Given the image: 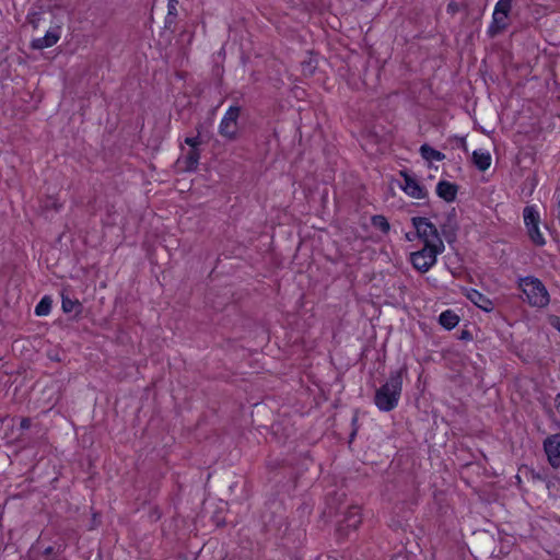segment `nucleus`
Segmentation results:
<instances>
[{
  "label": "nucleus",
  "mask_w": 560,
  "mask_h": 560,
  "mask_svg": "<svg viewBox=\"0 0 560 560\" xmlns=\"http://www.w3.org/2000/svg\"><path fill=\"white\" fill-rule=\"evenodd\" d=\"M509 26V14H497V13H493L492 14V22L491 24L489 25V28H488V35L489 37L493 38L495 37L497 35L503 33Z\"/></svg>",
  "instance_id": "f8f14e48"
},
{
  "label": "nucleus",
  "mask_w": 560,
  "mask_h": 560,
  "mask_svg": "<svg viewBox=\"0 0 560 560\" xmlns=\"http://www.w3.org/2000/svg\"><path fill=\"white\" fill-rule=\"evenodd\" d=\"M357 420H358V418H357V417H354V418L352 419V423H355V422H357Z\"/></svg>",
  "instance_id": "79ce46f5"
},
{
  "label": "nucleus",
  "mask_w": 560,
  "mask_h": 560,
  "mask_svg": "<svg viewBox=\"0 0 560 560\" xmlns=\"http://www.w3.org/2000/svg\"><path fill=\"white\" fill-rule=\"evenodd\" d=\"M466 298L482 311L490 313L494 308L493 302L476 289H467Z\"/></svg>",
  "instance_id": "9d476101"
},
{
  "label": "nucleus",
  "mask_w": 560,
  "mask_h": 560,
  "mask_svg": "<svg viewBox=\"0 0 560 560\" xmlns=\"http://www.w3.org/2000/svg\"><path fill=\"white\" fill-rule=\"evenodd\" d=\"M355 434H357V431H355V430H353V432L351 433V436H350V438H351V440L354 438V435H355Z\"/></svg>",
  "instance_id": "a19ab883"
},
{
  "label": "nucleus",
  "mask_w": 560,
  "mask_h": 560,
  "mask_svg": "<svg viewBox=\"0 0 560 560\" xmlns=\"http://www.w3.org/2000/svg\"><path fill=\"white\" fill-rule=\"evenodd\" d=\"M178 0H167V5L177 4Z\"/></svg>",
  "instance_id": "c9c22d12"
},
{
  "label": "nucleus",
  "mask_w": 560,
  "mask_h": 560,
  "mask_svg": "<svg viewBox=\"0 0 560 560\" xmlns=\"http://www.w3.org/2000/svg\"><path fill=\"white\" fill-rule=\"evenodd\" d=\"M52 305V300L50 296L45 295L42 298V300L38 302V304L35 307V314L37 316H46L50 313Z\"/></svg>",
  "instance_id": "aec40b11"
},
{
  "label": "nucleus",
  "mask_w": 560,
  "mask_h": 560,
  "mask_svg": "<svg viewBox=\"0 0 560 560\" xmlns=\"http://www.w3.org/2000/svg\"><path fill=\"white\" fill-rule=\"evenodd\" d=\"M241 114L240 106H230L221 119L219 133L226 140L234 141L237 139V119Z\"/></svg>",
  "instance_id": "423d86ee"
},
{
  "label": "nucleus",
  "mask_w": 560,
  "mask_h": 560,
  "mask_svg": "<svg viewBox=\"0 0 560 560\" xmlns=\"http://www.w3.org/2000/svg\"><path fill=\"white\" fill-rule=\"evenodd\" d=\"M399 174L404 178V184L400 187L408 196L415 199L428 197L425 187L417 180L415 175H411L407 170L400 171Z\"/></svg>",
  "instance_id": "0eeeda50"
},
{
  "label": "nucleus",
  "mask_w": 560,
  "mask_h": 560,
  "mask_svg": "<svg viewBox=\"0 0 560 560\" xmlns=\"http://www.w3.org/2000/svg\"><path fill=\"white\" fill-rule=\"evenodd\" d=\"M458 192V185L448 180H440L436 185V195L446 202H452L456 199Z\"/></svg>",
  "instance_id": "9b49d317"
},
{
  "label": "nucleus",
  "mask_w": 560,
  "mask_h": 560,
  "mask_svg": "<svg viewBox=\"0 0 560 560\" xmlns=\"http://www.w3.org/2000/svg\"><path fill=\"white\" fill-rule=\"evenodd\" d=\"M390 560H409V556L406 552H397L395 553Z\"/></svg>",
  "instance_id": "bb28decb"
},
{
  "label": "nucleus",
  "mask_w": 560,
  "mask_h": 560,
  "mask_svg": "<svg viewBox=\"0 0 560 560\" xmlns=\"http://www.w3.org/2000/svg\"><path fill=\"white\" fill-rule=\"evenodd\" d=\"M167 14H177V4L167 5Z\"/></svg>",
  "instance_id": "c756f323"
},
{
  "label": "nucleus",
  "mask_w": 560,
  "mask_h": 560,
  "mask_svg": "<svg viewBox=\"0 0 560 560\" xmlns=\"http://www.w3.org/2000/svg\"><path fill=\"white\" fill-rule=\"evenodd\" d=\"M60 38L57 31H47L43 37L36 38L32 42L31 47L33 49H44L54 46Z\"/></svg>",
  "instance_id": "ddd939ff"
},
{
  "label": "nucleus",
  "mask_w": 560,
  "mask_h": 560,
  "mask_svg": "<svg viewBox=\"0 0 560 560\" xmlns=\"http://www.w3.org/2000/svg\"><path fill=\"white\" fill-rule=\"evenodd\" d=\"M523 219L529 240L536 246H544L546 241L539 230L540 217L536 208L534 206H526L523 210Z\"/></svg>",
  "instance_id": "39448f33"
},
{
  "label": "nucleus",
  "mask_w": 560,
  "mask_h": 560,
  "mask_svg": "<svg viewBox=\"0 0 560 560\" xmlns=\"http://www.w3.org/2000/svg\"><path fill=\"white\" fill-rule=\"evenodd\" d=\"M544 451L552 468L560 467V433L551 434L544 440Z\"/></svg>",
  "instance_id": "6e6552de"
},
{
  "label": "nucleus",
  "mask_w": 560,
  "mask_h": 560,
  "mask_svg": "<svg viewBox=\"0 0 560 560\" xmlns=\"http://www.w3.org/2000/svg\"><path fill=\"white\" fill-rule=\"evenodd\" d=\"M61 308L65 313H74L79 317L83 312V305L78 299H71L65 292L61 293Z\"/></svg>",
  "instance_id": "4468645a"
},
{
  "label": "nucleus",
  "mask_w": 560,
  "mask_h": 560,
  "mask_svg": "<svg viewBox=\"0 0 560 560\" xmlns=\"http://www.w3.org/2000/svg\"><path fill=\"white\" fill-rule=\"evenodd\" d=\"M441 233L446 242L452 245L457 241L459 224L455 208H452L445 215L444 222L440 225Z\"/></svg>",
  "instance_id": "1a4fd4ad"
},
{
  "label": "nucleus",
  "mask_w": 560,
  "mask_h": 560,
  "mask_svg": "<svg viewBox=\"0 0 560 560\" xmlns=\"http://www.w3.org/2000/svg\"><path fill=\"white\" fill-rule=\"evenodd\" d=\"M314 70H315V67L312 65L311 61L303 63L304 73L308 72V74H313Z\"/></svg>",
  "instance_id": "cd10ccee"
},
{
  "label": "nucleus",
  "mask_w": 560,
  "mask_h": 560,
  "mask_svg": "<svg viewBox=\"0 0 560 560\" xmlns=\"http://www.w3.org/2000/svg\"><path fill=\"white\" fill-rule=\"evenodd\" d=\"M532 477H533L534 479H539V480H541V479H542V476H541L539 472H535V471H532Z\"/></svg>",
  "instance_id": "473e14b6"
},
{
  "label": "nucleus",
  "mask_w": 560,
  "mask_h": 560,
  "mask_svg": "<svg viewBox=\"0 0 560 560\" xmlns=\"http://www.w3.org/2000/svg\"><path fill=\"white\" fill-rule=\"evenodd\" d=\"M472 162L475 164V166L479 170V171H486L490 167V164H491V155L489 152H483V151H480V150H475L472 152Z\"/></svg>",
  "instance_id": "f3484780"
},
{
  "label": "nucleus",
  "mask_w": 560,
  "mask_h": 560,
  "mask_svg": "<svg viewBox=\"0 0 560 560\" xmlns=\"http://www.w3.org/2000/svg\"><path fill=\"white\" fill-rule=\"evenodd\" d=\"M197 137H200V135H210L206 129L203 124H198L196 126Z\"/></svg>",
  "instance_id": "c85d7f7f"
},
{
  "label": "nucleus",
  "mask_w": 560,
  "mask_h": 560,
  "mask_svg": "<svg viewBox=\"0 0 560 560\" xmlns=\"http://www.w3.org/2000/svg\"><path fill=\"white\" fill-rule=\"evenodd\" d=\"M200 160V150L199 148L189 149L186 158H185V170L187 172H194L197 170Z\"/></svg>",
  "instance_id": "6ab92c4d"
},
{
  "label": "nucleus",
  "mask_w": 560,
  "mask_h": 560,
  "mask_svg": "<svg viewBox=\"0 0 560 560\" xmlns=\"http://www.w3.org/2000/svg\"><path fill=\"white\" fill-rule=\"evenodd\" d=\"M448 10L455 11V7H454V4H453V3H450V4H448Z\"/></svg>",
  "instance_id": "4c0bfd02"
},
{
  "label": "nucleus",
  "mask_w": 560,
  "mask_h": 560,
  "mask_svg": "<svg viewBox=\"0 0 560 560\" xmlns=\"http://www.w3.org/2000/svg\"><path fill=\"white\" fill-rule=\"evenodd\" d=\"M32 421L30 418H23L20 422V428L22 430H27L31 428Z\"/></svg>",
  "instance_id": "a878e982"
},
{
  "label": "nucleus",
  "mask_w": 560,
  "mask_h": 560,
  "mask_svg": "<svg viewBox=\"0 0 560 560\" xmlns=\"http://www.w3.org/2000/svg\"><path fill=\"white\" fill-rule=\"evenodd\" d=\"M406 368H401L389 374L388 380L375 392L374 404L381 411H392L398 405L402 390V373Z\"/></svg>",
  "instance_id": "f257e3e1"
},
{
  "label": "nucleus",
  "mask_w": 560,
  "mask_h": 560,
  "mask_svg": "<svg viewBox=\"0 0 560 560\" xmlns=\"http://www.w3.org/2000/svg\"><path fill=\"white\" fill-rule=\"evenodd\" d=\"M411 223L416 230V236L423 242V245L435 246L439 243L444 245L438 228L428 218L413 217Z\"/></svg>",
  "instance_id": "20e7f679"
},
{
  "label": "nucleus",
  "mask_w": 560,
  "mask_h": 560,
  "mask_svg": "<svg viewBox=\"0 0 560 560\" xmlns=\"http://www.w3.org/2000/svg\"><path fill=\"white\" fill-rule=\"evenodd\" d=\"M51 207H52L56 211H58V210L60 209L61 205H59V203H57L56 201H54V202L51 203Z\"/></svg>",
  "instance_id": "f704fd0d"
},
{
  "label": "nucleus",
  "mask_w": 560,
  "mask_h": 560,
  "mask_svg": "<svg viewBox=\"0 0 560 560\" xmlns=\"http://www.w3.org/2000/svg\"><path fill=\"white\" fill-rule=\"evenodd\" d=\"M177 14H166L165 22H164V28L167 31H171L174 33L175 31V22H176Z\"/></svg>",
  "instance_id": "b1692460"
},
{
  "label": "nucleus",
  "mask_w": 560,
  "mask_h": 560,
  "mask_svg": "<svg viewBox=\"0 0 560 560\" xmlns=\"http://www.w3.org/2000/svg\"><path fill=\"white\" fill-rule=\"evenodd\" d=\"M512 2L513 0H499L494 7V11L493 13H497V14H509L510 15V12L512 10Z\"/></svg>",
  "instance_id": "5701e85b"
},
{
  "label": "nucleus",
  "mask_w": 560,
  "mask_h": 560,
  "mask_svg": "<svg viewBox=\"0 0 560 560\" xmlns=\"http://www.w3.org/2000/svg\"><path fill=\"white\" fill-rule=\"evenodd\" d=\"M460 340L469 341L472 340V335L469 330L464 329L460 331V335L458 337Z\"/></svg>",
  "instance_id": "393cba45"
},
{
  "label": "nucleus",
  "mask_w": 560,
  "mask_h": 560,
  "mask_svg": "<svg viewBox=\"0 0 560 560\" xmlns=\"http://www.w3.org/2000/svg\"><path fill=\"white\" fill-rule=\"evenodd\" d=\"M559 206H560V200H559Z\"/></svg>",
  "instance_id": "37998d69"
},
{
  "label": "nucleus",
  "mask_w": 560,
  "mask_h": 560,
  "mask_svg": "<svg viewBox=\"0 0 560 560\" xmlns=\"http://www.w3.org/2000/svg\"><path fill=\"white\" fill-rule=\"evenodd\" d=\"M458 322H459V316L452 310H446V311L442 312L439 317L440 325L447 330L455 328L457 326Z\"/></svg>",
  "instance_id": "dca6fc26"
},
{
  "label": "nucleus",
  "mask_w": 560,
  "mask_h": 560,
  "mask_svg": "<svg viewBox=\"0 0 560 560\" xmlns=\"http://www.w3.org/2000/svg\"><path fill=\"white\" fill-rule=\"evenodd\" d=\"M523 300L529 305L544 307L549 303V293L544 283L535 277H525L520 280Z\"/></svg>",
  "instance_id": "f03ea898"
},
{
  "label": "nucleus",
  "mask_w": 560,
  "mask_h": 560,
  "mask_svg": "<svg viewBox=\"0 0 560 560\" xmlns=\"http://www.w3.org/2000/svg\"><path fill=\"white\" fill-rule=\"evenodd\" d=\"M444 249L445 246L440 243L435 246H431L429 244L423 245L420 250L410 254V262L415 269L424 273L435 265L438 255L442 254Z\"/></svg>",
  "instance_id": "7ed1b4c3"
},
{
  "label": "nucleus",
  "mask_w": 560,
  "mask_h": 560,
  "mask_svg": "<svg viewBox=\"0 0 560 560\" xmlns=\"http://www.w3.org/2000/svg\"><path fill=\"white\" fill-rule=\"evenodd\" d=\"M343 523L348 528L357 529L361 523L360 509L358 506L348 508Z\"/></svg>",
  "instance_id": "a211bd4d"
},
{
  "label": "nucleus",
  "mask_w": 560,
  "mask_h": 560,
  "mask_svg": "<svg viewBox=\"0 0 560 560\" xmlns=\"http://www.w3.org/2000/svg\"><path fill=\"white\" fill-rule=\"evenodd\" d=\"M556 402H557L556 408L560 413V393L557 395Z\"/></svg>",
  "instance_id": "2f4dec72"
},
{
  "label": "nucleus",
  "mask_w": 560,
  "mask_h": 560,
  "mask_svg": "<svg viewBox=\"0 0 560 560\" xmlns=\"http://www.w3.org/2000/svg\"><path fill=\"white\" fill-rule=\"evenodd\" d=\"M419 152H420L421 158L423 160L428 161V162L443 161L445 159V154L444 153H442L439 150H435L434 148H432L428 143L422 144L420 147Z\"/></svg>",
  "instance_id": "2eb2a0df"
},
{
  "label": "nucleus",
  "mask_w": 560,
  "mask_h": 560,
  "mask_svg": "<svg viewBox=\"0 0 560 560\" xmlns=\"http://www.w3.org/2000/svg\"><path fill=\"white\" fill-rule=\"evenodd\" d=\"M406 237H407L408 241H412V237H411V235L409 233L406 234Z\"/></svg>",
  "instance_id": "ea45409f"
},
{
  "label": "nucleus",
  "mask_w": 560,
  "mask_h": 560,
  "mask_svg": "<svg viewBox=\"0 0 560 560\" xmlns=\"http://www.w3.org/2000/svg\"><path fill=\"white\" fill-rule=\"evenodd\" d=\"M551 324L560 331V317H555Z\"/></svg>",
  "instance_id": "7c9ffc66"
},
{
  "label": "nucleus",
  "mask_w": 560,
  "mask_h": 560,
  "mask_svg": "<svg viewBox=\"0 0 560 560\" xmlns=\"http://www.w3.org/2000/svg\"><path fill=\"white\" fill-rule=\"evenodd\" d=\"M54 551V548L51 546L47 547L45 550H44V555H50L51 552Z\"/></svg>",
  "instance_id": "72a5a7b5"
},
{
  "label": "nucleus",
  "mask_w": 560,
  "mask_h": 560,
  "mask_svg": "<svg viewBox=\"0 0 560 560\" xmlns=\"http://www.w3.org/2000/svg\"><path fill=\"white\" fill-rule=\"evenodd\" d=\"M371 223L372 225L380 230L381 232L383 233H388L389 230H390V224L388 222V220L382 215V214H375L371 218Z\"/></svg>",
  "instance_id": "412c9836"
},
{
  "label": "nucleus",
  "mask_w": 560,
  "mask_h": 560,
  "mask_svg": "<svg viewBox=\"0 0 560 560\" xmlns=\"http://www.w3.org/2000/svg\"><path fill=\"white\" fill-rule=\"evenodd\" d=\"M153 515H155V520H159L160 516H161L160 513L156 510L153 512Z\"/></svg>",
  "instance_id": "e433bc0d"
},
{
  "label": "nucleus",
  "mask_w": 560,
  "mask_h": 560,
  "mask_svg": "<svg viewBox=\"0 0 560 560\" xmlns=\"http://www.w3.org/2000/svg\"><path fill=\"white\" fill-rule=\"evenodd\" d=\"M462 147L464 150H466V142H465V139H462Z\"/></svg>",
  "instance_id": "58836bf2"
},
{
  "label": "nucleus",
  "mask_w": 560,
  "mask_h": 560,
  "mask_svg": "<svg viewBox=\"0 0 560 560\" xmlns=\"http://www.w3.org/2000/svg\"><path fill=\"white\" fill-rule=\"evenodd\" d=\"M210 140V135H200V137H186L184 142L189 148H199V145L207 143Z\"/></svg>",
  "instance_id": "4be33fe9"
}]
</instances>
